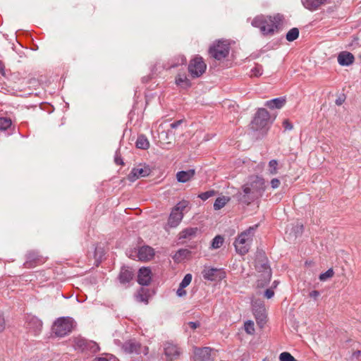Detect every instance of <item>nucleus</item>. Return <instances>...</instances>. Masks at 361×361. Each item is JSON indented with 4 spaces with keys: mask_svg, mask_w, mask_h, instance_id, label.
I'll return each mask as SVG.
<instances>
[{
    "mask_svg": "<svg viewBox=\"0 0 361 361\" xmlns=\"http://www.w3.org/2000/svg\"><path fill=\"white\" fill-rule=\"evenodd\" d=\"M280 361H297L289 353L283 352L279 355Z\"/></svg>",
    "mask_w": 361,
    "mask_h": 361,
    "instance_id": "nucleus-38",
    "label": "nucleus"
},
{
    "mask_svg": "<svg viewBox=\"0 0 361 361\" xmlns=\"http://www.w3.org/2000/svg\"><path fill=\"white\" fill-rule=\"evenodd\" d=\"M216 194L215 191L213 190L202 192L200 193L198 197L202 200L203 201H205L208 200L209 197H213Z\"/></svg>",
    "mask_w": 361,
    "mask_h": 361,
    "instance_id": "nucleus-40",
    "label": "nucleus"
},
{
    "mask_svg": "<svg viewBox=\"0 0 361 361\" xmlns=\"http://www.w3.org/2000/svg\"><path fill=\"white\" fill-rule=\"evenodd\" d=\"M0 74L4 77H6V75L5 64L1 61H0Z\"/></svg>",
    "mask_w": 361,
    "mask_h": 361,
    "instance_id": "nucleus-51",
    "label": "nucleus"
},
{
    "mask_svg": "<svg viewBox=\"0 0 361 361\" xmlns=\"http://www.w3.org/2000/svg\"><path fill=\"white\" fill-rule=\"evenodd\" d=\"M280 20V17L278 16L274 17L259 16L253 19L252 25L259 28L264 35H273L278 29Z\"/></svg>",
    "mask_w": 361,
    "mask_h": 361,
    "instance_id": "nucleus-2",
    "label": "nucleus"
},
{
    "mask_svg": "<svg viewBox=\"0 0 361 361\" xmlns=\"http://www.w3.org/2000/svg\"><path fill=\"white\" fill-rule=\"evenodd\" d=\"M114 161H115V163L118 165H123V162L122 161V159L121 157V154L118 152V150H117L116 152V154H115V157H114Z\"/></svg>",
    "mask_w": 361,
    "mask_h": 361,
    "instance_id": "nucleus-45",
    "label": "nucleus"
},
{
    "mask_svg": "<svg viewBox=\"0 0 361 361\" xmlns=\"http://www.w3.org/2000/svg\"><path fill=\"white\" fill-rule=\"evenodd\" d=\"M190 255V251L187 249H180L176 252L173 255V258L176 262H181L184 259L189 257Z\"/></svg>",
    "mask_w": 361,
    "mask_h": 361,
    "instance_id": "nucleus-27",
    "label": "nucleus"
},
{
    "mask_svg": "<svg viewBox=\"0 0 361 361\" xmlns=\"http://www.w3.org/2000/svg\"><path fill=\"white\" fill-rule=\"evenodd\" d=\"M286 104L284 97L275 98L265 102V106L269 109H281Z\"/></svg>",
    "mask_w": 361,
    "mask_h": 361,
    "instance_id": "nucleus-22",
    "label": "nucleus"
},
{
    "mask_svg": "<svg viewBox=\"0 0 361 361\" xmlns=\"http://www.w3.org/2000/svg\"><path fill=\"white\" fill-rule=\"evenodd\" d=\"M230 200L228 197L222 196L216 198L214 203V209L215 210H219L223 208L226 204Z\"/></svg>",
    "mask_w": 361,
    "mask_h": 361,
    "instance_id": "nucleus-28",
    "label": "nucleus"
},
{
    "mask_svg": "<svg viewBox=\"0 0 361 361\" xmlns=\"http://www.w3.org/2000/svg\"><path fill=\"white\" fill-rule=\"evenodd\" d=\"M245 331L248 334H253L254 332H255V327H254V323L252 321H247L245 323Z\"/></svg>",
    "mask_w": 361,
    "mask_h": 361,
    "instance_id": "nucleus-39",
    "label": "nucleus"
},
{
    "mask_svg": "<svg viewBox=\"0 0 361 361\" xmlns=\"http://www.w3.org/2000/svg\"><path fill=\"white\" fill-rule=\"evenodd\" d=\"M282 125L285 130H290L293 128L292 123L288 119L284 120Z\"/></svg>",
    "mask_w": 361,
    "mask_h": 361,
    "instance_id": "nucleus-47",
    "label": "nucleus"
},
{
    "mask_svg": "<svg viewBox=\"0 0 361 361\" xmlns=\"http://www.w3.org/2000/svg\"><path fill=\"white\" fill-rule=\"evenodd\" d=\"M26 323L27 328L35 334H39L42 328V322L34 315H27Z\"/></svg>",
    "mask_w": 361,
    "mask_h": 361,
    "instance_id": "nucleus-13",
    "label": "nucleus"
},
{
    "mask_svg": "<svg viewBox=\"0 0 361 361\" xmlns=\"http://www.w3.org/2000/svg\"><path fill=\"white\" fill-rule=\"evenodd\" d=\"M271 187L273 188V189H276L278 188L279 186H280V184H281V181L278 178H273L271 180Z\"/></svg>",
    "mask_w": 361,
    "mask_h": 361,
    "instance_id": "nucleus-48",
    "label": "nucleus"
},
{
    "mask_svg": "<svg viewBox=\"0 0 361 361\" xmlns=\"http://www.w3.org/2000/svg\"><path fill=\"white\" fill-rule=\"evenodd\" d=\"M263 361H268V360L267 358H264Z\"/></svg>",
    "mask_w": 361,
    "mask_h": 361,
    "instance_id": "nucleus-60",
    "label": "nucleus"
},
{
    "mask_svg": "<svg viewBox=\"0 0 361 361\" xmlns=\"http://www.w3.org/2000/svg\"><path fill=\"white\" fill-rule=\"evenodd\" d=\"M278 162L275 159H272L269 162V173L271 175H276L278 173Z\"/></svg>",
    "mask_w": 361,
    "mask_h": 361,
    "instance_id": "nucleus-34",
    "label": "nucleus"
},
{
    "mask_svg": "<svg viewBox=\"0 0 361 361\" xmlns=\"http://www.w3.org/2000/svg\"><path fill=\"white\" fill-rule=\"evenodd\" d=\"M251 73H252V75H254L256 77L262 75V67L259 66H257L254 67L253 68H252Z\"/></svg>",
    "mask_w": 361,
    "mask_h": 361,
    "instance_id": "nucleus-44",
    "label": "nucleus"
},
{
    "mask_svg": "<svg viewBox=\"0 0 361 361\" xmlns=\"http://www.w3.org/2000/svg\"><path fill=\"white\" fill-rule=\"evenodd\" d=\"M207 65L201 56H197L190 61L188 71L192 78L201 76L206 71Z\"/></svg>",
    "mask_w": 361,
    "mask_h": 361,
    "instance_id": "nucleus-7",
    "label": "nucleus"
},
{
    "mask_svg": "<svg viewBox=\"0 0 361 361\" xmlns=\"http://www.w3.org/2000/svg\"><path fill=\"white\" fill-rule=\"evenodd\" d=\"M320 295V293L318 290H312L309 293V296L310 298H314V300H317V298Z\"/></svg>",
    "mask_w": 361,
    "mask_h": 361,
    "instance_id": "nucleus-54",
    "label": "nucleus"
},
{
    "mask_svg": "<svg viewBox=\"0 0 361 361\" xmlns=\"http://www.w3.org/2000/svg\"><path fill=\"white\" fill-rule=\"evenodd\" d=\"M176 83L178 86L187 88L190 86V81L185 74H178L176 77Z\"/></svg>",
    "mask_w": 361,
    "mask_h": 361,
    "instance_id": "nucleus-25",
    "label": "nucleus"
},
{
    "mask_svg": "<svg viewBox=\"0 0 361 361\" xmlns=\"http://www.w3.org/2000/svg\"><path fill=\"white\" fill-rule=\"evenodd\" d=\"M123 350L128 354L136 355L139 357L145 356L149 353L148 347L142 345L135 339L129 340L125 342L122 346Z\"/></svg>",
    "mask_w": 361,
    "mask_h": 361,
    "instance_id": "nucleus-5",
    "label": "nucleus"
},
{
    "mask_svg": "<svg viewBox=\"0 0 361 361\" xmlns=\"http://www.w3.org/2000/svg\"><path fill=\"white\" fill-rule=\"evenodd\" d=\"M137 300L139 302H144L147 303V297L146 295L142 294V293H139L136 296Z\"/></svg>",
    "mask_w": 361,
    "mask_h": 361,
    "instance_id": "nucleus-46",
    "label": "nucleus"
},
{
    "mask_svg": "<svg viewBox=\"0 0 361 361\" xmlns=\"http://www.w3.org/2000/svg\"><path fill=\"white\" fill-rule=\"evenodd\" d=\"M88 342L85 338H78L75 339L74 346L81 350H87Z\"/></svg>",
    "mask_w": 361,
    "mask_h": 361,
    "instance_id": "nucleus-30",
    "label": "nucleus"
},
{
    "mask_svg": "<svg viewBox=\"0 0 361 361\" xmlns=\"http://www.w3.org/2000/svg\"><path fill=\"white\" fill-rule=\"evenodd\" d=\"M336 104H338V105H341V101H338V100H337V101H336Z\"/></svg>",
    "mask_w": 361,
    "mask_h": 361,
    "instance_id": "nucleus-58",
    "label": "nucleus"
},
{
    "mask_svg": "<svg viewBox=\"0 0 361 361\" xmlns=\"http://www.w3.org/2000/svg\"><path fill=\"white\" fill-rule=\"evenodd\" d=\"M274 295V292L273 290L269 288V289H267L264 292V296L269 299V298H271Z\"/></svg>",
    "mask_w": 361,
    "mask_h": 361,
    "instance_id": "nucleus-53",
    "label": "nucleus"
},
{
    "mask_svg": "<svg viewBox=\"0 0 361 361\" xmlns=\"http://www.w3.org/2000/svg\"><path fill=\"white\" fill-rule=\"evenodd\" d=\"M154 256V249L148 245L140 247L137 251V257L139 260L147 262L151 260Z\"/></svg>",
    "mask_w": 361,
    "mask_h": 361,
    "instance_id": "nucleus-14",
    "label": "nucleus"
},
{
    "mask_svg": "<svg viewBox=\"0 0 361 361\" xmlns=\"http://www.w3.org/2000/svg\"><path fill=\"white\" fill-rule=\"evenodd\" d=\"M256 269L258 272H261V276L263 278V281L258 279V286H264L267 284L271 278V271L269 266L267 264V259L262 260V263L257 262L256 264Z\"/></svg>",
    "mask_w": 361,
    "mask_h": 361,
    "instance_id": "nucleus-10",
    "label": "nucleus"
},
{
    "mask_svg": "<svg viewBox=\"0 0 361 361\" xmlns=\"http://www.w3.org/2000/svg\"><path fill=\"white\" fill-rule=\"evenodd\" d=\"M334 271L332 269H328L326 272L322 273L319 275L320 281H324L334 276Z\"/></svg>",
    "mask_w": 361,
    "mask_h": 361,
    "instance_id": "nucleus-41",
    "label": "nucleus"
},
{
    "mask_svg": "<svg viewBox=\"0 0 361 361\" xmlns=\"http://www.w3.org/2000/svg\"><path fill=\"white\" fill-rule=\"evenodd\" d=\"M303 6L311 11L317 9L326 0H301Z\"/></svg>",
    "mask_w": 361,
    "mask_h": 361,
    "instance_id": "nucleus-23",
    "label": "nucleus"
},
{
    "mask_svg": "<svg viewBox=\"0 0 361 361\" xmlns=\"http://www.w3.org/2000/svg\"><path fill=\"white\" fill-rule=\"evenodd\" d=\"M184 288H182L181 286H179V288H178V290L176 291V294L178 296L183 297L186 295V291L184 290Z\"/></svg>",
    "mask_w": 361,
    "mask_h": 361,
    "instance_id": "nucleus-52",
    "label": "nucleus"
},
{
    "mask_svg": "<svg viewBox=\"0 0 361 361\" xmlns=\"http://www.w3.org/2000/svg\"><path fill=\"white\" fill-rule=\"evenodd\" d=\"M135 145L138 149H147L149 147V142L145 135H140L137 138Z\"/></svg>",
    "mask_w": 361,
    "mask_h": 361,
    "instance_id": "nucleus-24",
    "label": "nucleus"
},
{
    "mask_svg": "<svg viewBox=\"0 0 361 361\" xmlns=\"http://www.w3.org/2000/svg\"><path fill=\"white\" fill-rule=\"evenodd\" d=\"M43 262L44 259L39 257L37 253L35 252H30L27 255V260L24 263V266L25 268H31Z\"/></svg>",
    "mask_w": 361,
    "mask_h": 361,
    "instance_id": "nucleus-17",
    "label": "nucleus"
},
{
    "mask_svg": "<svg viewBox=\"0 0 361 361\" xmlns=\"http://www.w3.org/2000/svg\"><path fill=\"white\" fill-rule=\"evenodd\" d=\"M185 62H186L185 57L183 55H178L173 59V61L171 62V63L170 65H169L168 66H166V68H176L180 65L185 64Z\"/></svg>",
    "mask_w": 361,
    "mask_h": 361,
    "instance_id": "nucleus-29",
    "label": "nucleus"
},
{
    "mask_svg": "<svg viewBox=\"0 0 361 361\" xmlns=\"http://www.w3.org/2000/svg\"><path fill=\"white\" fill-rule=\"evenodd\" d=\"M11 125V121L9 118L0 117V130H6Z\"/></svg>",
    "mask_w": 361,
    "mask_h": 361,
    "instance_id": "nucleus-37",
    "label": "nucleus"
},
{
    "mask_svg": "<svg viewBox=\"0 0 361 361\" xmlns=\"http://www.w3.org/2000/svg\"><path fill=\"white\" fill-rule=\"evenodd\" d=\"M186 325L192 329H196L200 326V324L199 322H189Z\"/></svg>",
    "mask_w": 361,
    "mask_h": 361,
    "instance_id": "nucleus-49",
    "label": "nucleus"
},
{
    "mask_svg": "<svg viewBox=\"0 0 361 361\" xmlns=\"http://www.w3.org/2000/svg\"><path fill=\"white\" fill-rule=\"evenodd\" d=\"M183 217V213L173 208L168 220V224L171 227H176L182 221Z\"/></svg>",
    "mask_w": 361,
    "mask_h": 361,
    "instance_id": "nucleus-19",
    "label": "nucleus"
},
{
    "mask_svg": "<svg viewBox=\"0 0 361 361\" xmlns=\"http://www.w3.org/2000/svg\"><path fill=\"white\" fill-rule=\"evenodd\" d=\"M265 180L258 176H250L237 194L238 200L247 205L260 198L265 190Z\"/></svg>",
    "mask_w": 361,
    "mask_h": 361,
    "instance_id": "nucleus-1",
    "label": "nucleus"
},
{
    "mask_svg": "<svg viewBox=\"0 0 361 361\" xmlns=\"http://www.w3.org/2000/svg\"><path fill=\"white\" fill-rule=\"evenodd\" d=\"M299 36V30L296 27L290 29L286 34V39L288 42L295 40Z\"/></svg>",
    "mask_w": 361,
    "mask_h": 361,
    "instance_id": "nucleus-31",
    "label": "nucleus"
},
{
    "mask_svg": "<svg viewBox=\"0 0 361 361\" xmlns=\"http://www.w3.org/2000/svg\"><path fill=\"white\" fill-rule=\"evenodd\" d=\"M164 354L168 359L173 360L179 357L180 350L176 345L167 343L164 345Z\"/></svg>",
    "mask_w": 361,
    "mask_h": 361,
    "instance_id": "nucleus-16",
    "label": "nucleus"
},
{
    "mask_svg": "<svg viewBox=\"0 0 361 361\" xmlns=\"http://www.w3.org/2000/svg\"><path fill=\"white\" fill-rule=\"evenodd\" d=\"M191 281L192 275L190 274H187L184 276L183 279L182 280L179 286H181L182 288H185L191 283Z\"/></svg>",
    "mask_w": 361,
    "mask_h": 361,
    "instance_id": "nucleus-42",
    "label": "nucleus"
},
{
    "mask_svg": "<svg viewBox=\"0 0 361 361\" xmlns=\"http://www.w3.org/2000/svg\"><path fill=\"white\" fill-rule=\"evenodd\" d=\"M257 227V225L250 226L238 235L234 242V246L237 253L240 255H245L248 252Z\"/></svg>",
    "mask_w": 361,
    "mask_h": 361,
    "instance_id": "nucleus-3",
    "label": "nucleus"
},
{
    "mask_svg": "<svg viewBox=\"0 0 361 361\" xmlns=\"http://www.w3.org/2000/svg\"><path fill=\"white\" fill-rule=\"evenodd\" d=\"M133 277V271L129 269L128 268L123 267L121 269L118 279L121 283L126 285L128 283Z\"/></svg>",
    "mask_w": 361,
    "mask_h": 361,
    "instance_id": "nucleus-21",
    "label": "nucleus"
},
{
    "mask_svg": "<svg viewBox=\"0 0 361 361\" xmlns=\"http://www.w3.org/2000/svg\"><path fill=\"white\" fill-rule=\"evenodd\" d=\"M151 172L149 166L145 165H139L133 168L128 175V179L133 182L139 178L146 177L149 175Z\"/></svg>",
    "mask_w": 361,
    "mask_h": 361,
    "instance_id": "nucleus-11",
    "label": "nucleus"
},
{
    "mask_svg": "<svg viewBox=\"0 0 361 361\" xmlns=\"http://www.w3.org/2000/svg\"><path fill=\"white\" fill-rule=\"evenodd\" d=\"M302 228H303V226H302V225H300V230H302Z\"/></svg>",
    "mask_w": 361,
    "mask_h": 361,
    "instance_id": "nucleus-59",
    "label": "nucleus"
},
{
    "mask_svg": "<svg viewBox=\"0 0 361 361\" xmlns=\"http://www.w3.org/2000/svg\"><path fill=\"white\" fill-rule=\"evenodd\" d=\"M209 54L217 61L224 59L229 54L230 45L226 41H218L209 48Z\"/></svg>",
    "mask_w": 361,
    "mask_h": 361,
    "instance_id": "nucleus-6",
    "label": "nucleus"
},
{
    "mask_svg": "<svg viewBox=\"0 0 361 361\" xmlns=\"http://www.w3.org/2000/svg\"><path fill=\"white\" fill-rule=\"evenodd\" d=\"M217 271L216 269H209L204 270V278L205 279L213 281L215 279V274Z\"/></svg>",
    "mask_w": 361,
    "mask_h": 361,
    "instance_id": "nucleus-33",
    "label": "nucleus"
},
{
    "mask_svg": "<svg viewBox=\"0 0 361 361\" xmlns=\"http://www.w3.org/2000/svg\"><path fill=\"white\" fill-rule=\"evenodd\" d=\"M172 133L171 130L168 131H161L159 133V138L163 145L164 144H171V142L169 140V134Z\"/></svg>",
    "mask_w": 361,
    "mask_h": 361,
    "instance_id": "nucleus-36",
    "label": "nucleus"
},
{
    "mask_svg": "<svg viewBox=\"0 0 361 361\" xmlns=\"http://www.w3.org/2000/svg\"><path fill=\"white\" fill-rule=\"evenodd\" d=\"M92 361H109V360L106 357H95L94 359L92 360Z\"/></svg>",
    "mask_w": 361,
    "mask_h": 361,
    "instance_id": "nucleus-57",
    "label": "nucleus"
},
{
    "mask_svg": "<svg viewBox=\"0 0 361 361\" xmlns=\"http://www.w3.org/2000/svg\"><path fill=\"white\" fill-rule=\"evenodd\" d=\"M354 61L353 54L348 51H342L338 56V62L341 66H350Z\"/></svg>",
    "mask_w": 361,
    "mask_h": 361,
    "instance_id": "nucleus-18",
    "label": "nucleus"
},
{
    "mask_svg": "<svg viewBox=\"0 0 361 361\" xmlns=\"http://www.w3.org/2000/svg\"><path fill=\"white\" fill-rule=\"evenodd\" d=\"M197 231H198V229L196 227L195 228H187L183 230L180 233L179 239H182V238L191 239L196 235Z\"/></svg>",
    "mask_w": 361,
    "mask_h": 361,
    "instance_id": "nucleus-26",
    "label": "nucleus"
},
{
    "mask_svg": "<svg viewBox=\"0 0 361 361\" xmlns=\"http://www.w3.org/2000/svg\"><path fill=\"white\" fill-rule=\"evenodd\" d=\"M361 357V350H357L353 353V358L359 359Z\"/></svg>",
    "mask_w": 361,
    "mask_h": 361,
    "instance_id": "nucleus-56",
    "label": "nucleus"
},
{
    "mask_svg": "<svg viewBox=\"0 0 361 361\" xmlns=\"http://www.w3.org/2000/svg\"><path fill=\"white\" fill-rule=\"evenodd\" d=\"M188 205H189V202L183 200L182 201H180L173 208L176 210H178L179 212H181L183 214V212L188 207Z\"/></svg>",
    "mask_w": 361,
    "mask_h": 361,
    "instance_id": "nucleus-35",
    "label": "nucleus"
},
{
    "mask_svg": "<svg viewBox=\"0 0 361 361\" xmlns=\"http://www.w3.org/2000/svg\"><path fill=\"white\" fill-rule=\"evenodd\" d=\"M193 360L194 361H214V350L210 347H193Z\"/></svg>",
    "mask_w": 361,
    "mask_h": 361,
    "instance_id": "nucleus-8",
    "label": "nucleus"
},
{
    "mask_svg": "<svg viewBox=\"0 0 361 361\" xmlns=\"http://www.w3.org/2000/svg\"><path fill=\"white\" fill-rule=\"evenodd\" d=\"M73 324L74 321L72 318L61 317L54 322L52 330L56 336L63 337L72 331Z\"/></svg>",
    "mask_w": 361,
    "mask_h": 361,
    "instance_id": "nucleus-4",
    "label": "nucleus"
},
{
    "mask_svg": "<svg viewBox=\"0 0 361 361\" xmlns=\"http://www.w3.org/2000/svg\"><path fill=\"white\" fill-rule=\"evenodd\" d=\"M152 280V272L149 268L142 267L139 269L137 282L142 286H147Z\"/></svg>",
    "mask_w": 361,
    "mask_h": 361,
    "instance_id": "nucleus-15",
    "label": "nucleus"
},
{
    "mask_svg": "<svg viewBox=\"0 0 361 361\" xmlns=\"http://www.w3.org/2000/svg\"><path fill=\"white\" fill-rule=\"evenodd\" d=\"M183 121L182 120H179V121H177L176 122H173L171 124V128H177L178 126H179L181 123H182Z\"/></svg>",
    "mask_w": 361,
    "mask_h": 361,
    "instance_id": "nucleus-55",
    "label": "nucleus"
},
{
    "mask_svg": "<svg viewBox=\"0 0 361 361\" xmlns=\"http://www.w3.org/2000/svg\"><path fill=\"white\" fill-rule=\"evenodd\" d=\"M6 327V323L4 317L1 314H0V333L2 332Z\"/></svg>",
    "mask_w": 361,
    "mask_h": 361,
    "instance_id": "nucleus-50",
    "label": "nucleus"
},
{
    "mask_svg": "<svg viewBox=\"0 0 361 361\" xmlns=\"http://www.w3.org/2000/svg\"><path fill=\"white\" fill-rule=\"evenodd\" d=\"M270 115L264 108L259 109L252 121V127L256 130L264 128L269 123Z\"/></svg>",
    "mask_w": 361,
    "mask_h": 361,
    "instance_id": "nucleus-9",
    "label": "nucleus"
},
{
    "mask_svg": "<svg viewBox=\"0 0 361 361\" xmlns=\"http://www.w3.org/2000/svg\"><path fill=\"white\" fill-rule=\"evenodd\" d=\"M195 174V169L178 171L176 173L177 180L180 183H186L192 179Z\"/></svg>",
    "mask_w": 361,
    "mask_h": 361,
    "instance_id": "nucleus-20",
    "label": "nucleus"
},
{
    "mask_svg": "<svg viewBox=\"0 0 361 361\" xmlns=\"http://www.w3.org/2000/svg\"><path fill=\"white\" fill-rule=\"evenodd\" d=\"M87 349H90L92 353H96L99 350V348L97 343L90 341L88 342Z\"/></svg>",
    "mask_w": 361,
    "mask_h": 361,
    "instance_id": "nucleus-43",
    "label": "nucleus"
},
{
    "mask_svg": "<svg viewBox=\"0 0 361 361\" xmlns=\"http://www.w3.org/2000/svg\"><path fill=\"white\" fill-rule=\"evenodd\" d=\"M252 306L257 324L262 326L266 322L267 318L264 305L262 303L257 305L256 302H252Z\"/></svg>",
    "mask_w": 361,
    "mask_h": 361,
    "instance_id": "nucleus-12",
    "label": "nucleus"
},
{
    "mask_svg": "<svg viewBox=\"0 0 361 361\" xmlns=\"http://www.w3.org/2000/svg\"><path fill=\"white\" fill-rule=\"evenodd\" d=\"M224 239L221 235L215 236L211 243V248L212 249H218L224 243Z\"/></svg>",
    "mask_w": 361,
    "mask_h": 361,
    "instance_id": "nucleus-32",
    "label": "nucleus"
}]
</instances>
